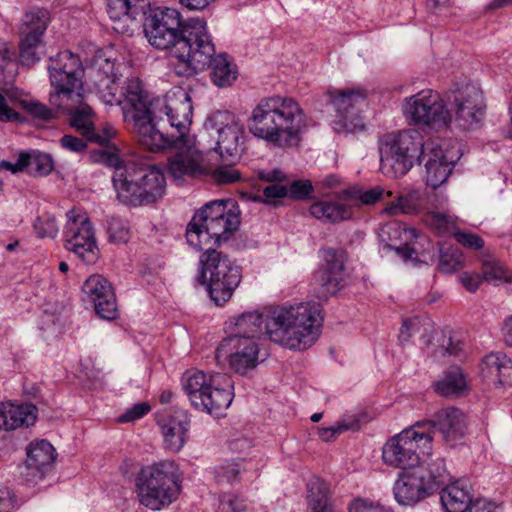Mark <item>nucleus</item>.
I'll use <instances>...</instances> for the list:
<instances>
[{
	"label": "nucleus",
	"mask_w": 512,
	"mask_h": 512,
	"mask_svg": "<svg viewBox=\"0 0 512 512\" xmlns=\"http://www.w3.org/2000/svg\"><path fill=\"white\" fill-rule=\"evenodd\" d=\"M431 332V325L428 320H422L420 317H413L406 319L399 333V339L402 343L409 341V339L420 334L421 337L427 336Z\"/></svg>",
	"instance_id": "49530a36"
},
{
	"label": "nucleus",
	"mask_w": 512,
	"mask_h": 512,
	"mask_svg": "<svg viewBox=\"0 0 512 512\" xmlns=\"http://www.w3.org/2000/svg\"><path fill=\"white\" fill-rule=\"evenodd\" d=\"M401 110L409 124L419 127L444 128L452 121L445 101L438 92L431 89L405 97Z\"/></svg>",
	"instance_id": "ddd939ff"
},
{
	"label": "nucleus",
	"mask_w": 512,
	"mask_h": 512,
	"mask_svg": "<svg viewBox=\"0 0 512 512\" xmlns=\"http://www.w3.org/2000/svg\"><path fill=\"white\" fill-rule=\"evenodd\" d=\"M33 228L38 238L54 239L59 233L56 217L49 212L39 215L33 223Z\"/></svg>",
	"instance_id": "09e8293b"
},
{
	"label": "nucleus",
	"mask_w": 512,
	"mask_h": 512,
	"mask_svg": "<svg viewBox=\"0 0 512 512\" xmlns=\"http://www.w3.org/2000/svg\"><path fill=\"white\" fill-rule=\"evenodd\" d=\"M483 277L486 281L507 280L506 268L494 259L484 261L482 266Z\"/></svg>",
	"instance_id": "4d7b16f0"
},
{
	"label": "nucleus",
	"mask_w": 512,
	"mask_h": 512,
	"mask_svg": "<svg viewBox=\"0 0 512 512\" xmlns=\"http://www.w3.org/2000/svg\"><path fill=\"white\" fill-rule=\"evenodd\" d=\"M92 77L94 86L100 98L105 104L119 105L124 114L125 103L128 100L127 87L133 80L138 78L127 79L123 86L119 87L120 80L115 73V63L110 59H99L92 69Z\"/></svg>",
	"instance_id": "a211bd4d"
},
{
	"label": "nucleus",
	"mask_w": 512,
	"mask_h": 512,
	"mask_svg": "<svg viewBox=\"0 0 512 512\" xmlns=\"http://www.w3.org/2000/svg\"><path fill=\"white\" fill-rule=\"evenodd\" d=\"M246 501L237 495H225L221 498L218 512H244Z\"/></svg>",
	"instance_id": "bf43d9fd"
},
{
	"label": "nucleus",
	"mask_w": 512,
	"mask_h": 512,
	"mask_svg": "<svg viewBox=\"0 0 512 512\" xmlns=\"http://www.w3.org/2000/svg\"><path fill=\"white\" fill-rule=\"evenodd\" d=\"M358 421H339L330 427H323L318 429L319 437L325 441H331L335 439L339 434L348 431L358 429Z\"/></svg>",
	"instance_id": "6e6d98bb"
},
{
	"label": "nucleus",
	"mask_w": 512,
	"mask_h": 512,
	"mask_svg": "<svg viewBox=\"0 0 512 512\" xmlns=\"http://www.w3.org/2000/svg\"><path fill=\"white\" fill-rule=\"evenodd\" d=\"M288 190L285 186L274 183L266 186L262 194L245 193L242 197L248 201L273 203L276 199L285 197Z\"/></svg>",
	"instance_id": "864d4df0"
},
{
	"label": "nucleus",
	"mask_w": 512,
	"mask_h": 512,
	"mask_svg": "<svg viewBox=\"0 0 512 512\" xmlns=\"http://www.w3.org/2000/svg\"><path fill=\"white\" fill-rule=\"evenodd\" d=\"M210 175L219 185L236 183L242 178V172L233 165H219L211 171Z\"/></svg>",
	"instance_id": "5fc2aeb1"
},
{
	"label": "nucleus",
	"mask_w": 512,
	"mask_h": 512,
	"mask_svg": "<svg viewBox=\"0 0 512 512\" xmlns=\"http://www.w3.org/2000/svg\"><path fill=\"white\" fill-rule=\"evenodd\" d=\"M71 116L70 124L79 131L88 141L95 142L101 146H107L115 135L111 126H105L102 132L95 130V113L93 109L83 102V93L79 94L78 100L70 103L69 107L53 105Z\"/></svg>",
	"instance_id": "6ab92c4d"
},
{
	"label": "nucleus",
	"mask_w": 512,
	"mask_h": 512,
	"mask_svg": "<svg viewBox=\"0 0 512 512\" xmlns=\"http://www.w3.org/2000/svg\"><path fill=\"white\" fill-rule=\"evenodd\" d=\"M14 497L7 488H0V512H13Z\"/></svg>",
	"instance_id": "338daca9"
},
{
	"label": "nucleus",
	"mask_w": 512,
	"mask_h": 512,
	"mask_svg": "<svg viewBox=\"0 0 512 512\" xmlns=\"http://www.w3.org/2000/svg\"><path fill=\"white\" fill-rule=\"evenodd\" d=\"M455 238L458 243L470 249H481L484 246L483 239L472 233L458 232L455 233Z\"/></svg>",
	"instance_id": "e2e57ef3"
},
{
	"label": "nucleus",
	"mask_w": 512,
	"mask_h": 512,
	"mask_svg": "<svg viewBox=\"0 0 512 512\" xmlns=\"http://www.w3.org/2000/svg\"><path fill=\"white\" fill-rule=\"evenodd\" d=\"M220 381H222V384H214L209 392L202 397L203 406H197V410L220 416L230 406L233 400L232 381L225 374L220 377Z\"/></svg>",
	"instance_id": "473e14b6"
},
{
	"label": "nucleus",
	"mask_w": 512,
	"mask_h": 512,
	"mask_svg": "<svg viewBox=\"0 0 512 512\" xmlns=\"http://www.w3.org/2000/svg\"><path fill=\"white\" fill-rule=\"evenodd\" d=\"M379 237L385 243L386 249L394 250L404 261L416 259V249L409 243L410 240L417 238V231L414 228L403 227L398 222H389L380 229Z\"/></svg>",
	"instance_id": "bb28decb"
},
{
	"label": "nucleus",
	"mask_w": 512,
	"mask_h": 512,
	"mask_svg": "<svg viewBox=\"0 0 512 512\" xmlns=\"http://www.w3.org/2000/svg\"><path fill=\"white\" fill-rule=\"evenodd\" d=\"M228 205V201H213L194 214L186 229L187 243L191 247L206 252L207 248L230 239L240 225V216Z\"/></svg>",
	"instance_id": "423d86ee"
},
{
	"label": "nucleus",
	"mask_w": 512,
	"mask_h": 512,
	"mask_svg": "<svg viewBox=\"0 0 512 512\" xmlns=\"http://www.w3.org/2000/svg\"><path fill=\"white\" fill-rule=\"evenodd\" d=\"M423 209V194L418 190H411L406 194L398 196L383 212L392 216L398 214L414 215Z\"/></svg>",
	"instance_id": "58836bf2"
},
{
	"label": "nucleus",
	"mask_w": 512,
	"mask_h": 512,
	"mask_svg": "<svg viewBox=\"0 0 512 512\" xmlns=\"http://www.w3.org/2000/svg\"><path fill=\"white\" fill-rule=\"evenodd\" d=\"M139 502L159 511L174 502L181 490V481L173 461L164 460L143 467L135 480Z\"/></svg>",
	"instance_id": "0eeeda50"
},
{
	"label": "nucleus",
	"mask_w": 512,
	"mask_h": 512,
	"mask_svg": "<svg viewBox=\"0 0 512 512\" xmlns=\"http://www.w3.org/2000/svg\"><path fill=\"white\" fill-rule=\"evenodd\" d=\"M315 282L320 286L323 297L335 294L343 286L344 259L342 254L334 250L325 253V266L314 275Z\"/></svg>",
	"instance_id": "c85d7f7f"
},
{
	"label": "nucleus",
	"mask_w": 512,
	"mask_h": 512,
	"mask_svg": "<svg viewBox=\"0 0 512 512\" xmlns=\"http://www.w3.org/2000/svg\"><path fill=\"white\" fill-rule=\"evenodd\" d=\"M455 121L463 129H470L480 122L484 114L483 93L479 86L466 84L453 92Z\"/></svg>",
	"instance_id": "aec40b11"
},
{
	"label": "nucleus",
	"mask_w": 512,
	"mask_h": 512,
	"mask_svg": "<svg viewBox=\"0 0 512 512\" xmlns=\"http://www.w3.org/2000/svg\"><path fill=\"white\" fill-rule=\"evenodd\" d=\"M21 92L16 88H0V122L20 120L15 106L20 104Z\"/></svg>",
	"instance_id": "37998d69"
},
{
	"label": "nucleus",
	"mask_w": 512,
	"mask_h": 512,
	"mask_svg": "<svg viewBox=\"0 0 512 512\" xmlns=\"http://www.w3.org/2000/svg\"><path fill=\"white\" fill-rule=\"evenodd\" d=\"M242 470V460H225L214 468V476L218 483L232 484L238 480V476Z\"/></svg>",
	"instance_id": "a18cd8bd"
},
{
	"label": "nucleus",
	"mask_w": 512,
	"mask_h": 512,
	"mask_svg": "<svg viewBox=\"0 0 512 512\" xmlns=\"http://www.w3.org/2000/svg\"><path fill=\"white\" fill-rule=\"evenodd\" d=\"M420 423L389 438L382 447V460L389 467L408 470L420 463L421 455H429L431 432L420 431Z\"/></svg>",
	"instance_id": "9d476101"
},
{
	"label": "nucleus",
	"mask_w": 512,
	"mask_h": 512,
	"mask_svg": "<svg viewBox=\"0 0 512 512\" xmlns=\"http://www.w3.org/2000/svg\"><path fill=\"white\" fill-rule=\"evenodd\" d=\"M384 189L376 186L366 191L357 188L347 189L343 192V196L351 201L359 200L361 205H373L382 199Z\"/></svg>",
	"instance_id": "603ef678"
},
{
	"label": "nucleus",
	"mask_w": 512,
	"mask_h": 512,
	"mask_svg": "<svg viewBox=\"0 0 512 512\" xmlns=\"http://www.w3.org/2000/svg\"><path fill=\"white\" fill-rule=\"evenodd\" d=\"M424 473L414 467L400 474L393 487L395 499L399 504L412 505L432 494L429 485L423 479Z\"/></svg>",
	"instance_id": "393cba45"
},
{
	"label": "nucleus",
	"mask_w": 512,
	"mask_h": 512,
	"mask_svg": "<svg viewBox=\"0 0 512 512\" xmlns=\"http://www.w3.org/2000/svg\"><path fill=\"white\" fill-rule=\"evenodd\" d=\"M107 13L114 22L121 23L114 26L117 32L125 33L129 30V24L146 14L150 6V0H106Z\"/></svg>",
	"instance_id": "c756f323"
},
{
	"label": "nucleus",
	"mask_w": 512,
	"mask_h": 512,
	"mask_svg": "<svg viewBox=\"0 0 512 512\" xmlns=\"http://www.w3.org/2000/svg\"><path fill=\"white\" fill-rule=\"evenodd\" d=\"M19 59L22 65L32 66L41 60L45 52L43 37L20 35Z\"/></svg>",
	"instance_id": "ea45409f"
},
{
	"label": "nucleus",
	"mask_w": 512,
	"mask_h": 512,
	"mask_svg": "<svg viewBox=\"0 0 512 512\" xmlns=\"http://www.w3.org/2000/svg\"><path fill=\"white\" fill-rule=\"evenodd\" d=\"M421 158H427L425 163L426 184L437 189L447 181L459 156L457 153L444 150L443 145L437 141H428L425 155Z\"/></svg>",
	"instance_id": "412c9836"
},
{
	"label": "nucleus",
	"mask_w": 512,
	"mask_h": 512,
	"mask_svg": "<svg viewBox=\"0 0 512 512\" xmlns=\"http://www.w3.org/2000/svg\"><path fill=\"white\" fill-rule=\"evenodd\" d=\"M37 408L33 404H13L10 402L0 405V429L12 431L27 428L35 423Z\"/></svg>",
	"instance_id": "2f4dec72"
},
{
	"label": "nucleus",
	"mask_w": 512,
	"mask_h": 512,
	"mask_svg": "<svg viewBox=\"0 0 512 512\" xmlns=\"http://www.w3.org/2000/svg\"><path fill=\"white\" fill-rule=\"evenodd\" d=\"M496 505L486 499H477L468 512H495Z\"/></svg>",
	"instance_id": "774afa93"
},
{
	"label": "nucleus",
	"mask_w": 512,
	"mask_h": 512,
	"mask_svg": "<svg viewBox=\"0 0 512 512\" xmlns=\"http://www.w3.org/2000/svg\"><path fill=\"white\" fill-rule=\"evenodd\" d=\"M222 375H208L200 370H189L183 374L181 379L183 390L195 409L197 406H203L202 397L209 392L214 384H222L220 381Z\"/></svg>",
	"instance_id": "7c9ffc66"
},
{
	"label": "nucleus",
	"mask_w": 512,
	"mask_h": 512,
	"mask_svg": "<svg viewBox=\"0 0 512 512\" xmlns=\"http://www.w3.org/2000/svg\"><path fill=\"white\" fill-rule=\"evenodd\" d=\"M349 512H380V507L367 499H355L349 505Z\"/></svg>",
	"instance_id": "69168bd1"
},
{
	"label": "nucleus",
	"mask_w": 512,
	"mask_h": 512,
	"mask_svg": "<svg viewBox=\"0 0 512 512\" xmlns=\"http://www.w3.org/2000/svg\"><path fill=\"white\" fill-rule=\"evenodd\" d=\"M324 96L336 112L335 132L354 134L365 130L363 118L355 112L366 102L367 93L363 88H330Z\"/></svg>",
	"instance_id": "4468645a"
},
{
	"label": "nucleus",
	"mask_w": 512,
	"mask_h": 512,
	"mask_svg": "<svg viewBox=\"0 0 512 512\" xmlns=\"http://www.w3.org/2000/svg\"><path fill=\"white\" fill-rule=\"evenodd\" d=\"M143 26L150 45L161 50L169 49L181 67L184 63L203 67L213 53V41L201 18L184 21L178 10L158 8L145 19Z\"/></svg>",
	"instance_id": "7ed1b4c3"
},
{
	"label": "nucleus",
	"mask_w": 512,
	"mask_h": 512,
	"mask_svg": "<svg viewBox=\"0 0 512 512\" xmlns=\"http://www.w3.org/2000/svg\"><path fill=\"white\" fill-rule=\"evenodd\" d=\"M313 191L310 181H293L290 185V195L294 199H304Z\"/></svg>",
	"instance_id": "0e129e2a"
},
{
	"label": "nucleus",
	"mask_w": 512,
	"mask_h": 512,
	"mask_svg": "<svg viewBox=\"0 0 512 512\" xmlns=\"http://www.w3.org/2000/svg\"><path fill=\"white\" fill-rule=\"evenodd\" d=\"M435 391L445 397L459 395L466 388V380L460 368H452L434 384Z\"/></svg>",
	"instance_id": "79ce46f5"
},
{
	"label": "nucleus",
	"mask_w": 512,
	"mask_h": 512,
	"mask_svg": "<svg viewBox=\"0 0 512 512\" xmlns=\"http://www.w3.org/2000/svg\"><path fill=\"white\" fill-rule=\"evenodd\" d=\"M426 143L422 135L414 129L387 133L378 140L380 170L391 178L405 175L415 159L425 155Z\"/></svg>",
	"instance_id": "6e6552de"
},
{
	"label": "nucleus",
	"mask_w": 512,
	"mask_h": 512,
	"mask_svg": "<svg viewBox=\"0 0 512 512\" xmlns=\"http://www.w3.org/2000/svg\"><path fill=\"white\" fill-rule=\"evenodd\" d=\"M416 469L425 472L423 474V479L429 485L432 492L449 479V473L446 469L445 461L441 458L430 460L427 463L418 464L416 465Z\"/></svg>",
	"instance_id": "a19ab883"
},
{
	"label": "nucleus",
	"mask_w": 512,
	"mask_h": 512,
	"mask_svg": "<svg viewBox=\"0 0 512 512\" xmlns=\"http://www.w3.org/2000/svg\"><path fill=\"white\" fill-rule=\"evenodd\" d=\"M107 233L109 242L114 244H125L131 236L128 222L114 216L107 220Z\"/></svg>",
	"instance_id": "de8ad7c7"
},
{
	"label": "nucleus",
	"mask_w": 512,
	"mask_h": 512,
	"mask_svg": "<svg viewBox=\"0 0 512 512\" xmlns=\"http://www.w3.org/2000/svg\"><path fill=\"white\" fill-rule=\"evenodd\" d=\"M48 73L54 91L50 94L51 105L69 107L83 91L84 69L78 55L65 50L49 59Z\"/></svg>",
	"instance_id": "1a4fd4ad"
},
{
	"label": "nucleus",
	"mask_w": 512,
	"mask_h": 512,
	"mask_svg": "<svg viewBox=\"0 0 512 512\" xmlns=\"http://www.w3.org/2000/svg\"><path fill=\"white\" fill-rule=\"evenodd\" d=\"M167 146L172 154L167 159V173L176 181L184 182L198 179L209 174L204 153L199 148L193 134H170Z\"/></svg>",
	"instance_id": "f8f14e48"
},
{
	"label": "nucleus",
	"mask_w": 512,
	"mask_h": 512,
	"mask_svg": "<svg viewBox=\"0 0 512 512\" xmlns=\"http://www.w3.org/2000/svg\"><path fill=\"white\" fill-rule=\"evenodd\" d=\"M25 162L27 163L26 169L29 173L39 176H46L50 174L54 168V162L51 155L33 150L30 152L24 151Z\"/></svg>",
	"instance_id": "c03bdc74"
},
{
	"label": "nucleus",
	"mask_w": 512,
	"mask_h": 512,
	"mask_svg": "<svg viewBox=\"0 0 512 512\" xmlns=\"http://www.w3.org/2000/svg\"><path fill=\"white\" fill-rule=\"evenodd\" d=\"M309 213L316 219L329 223H338L351 219L353 209L346 203L321 200L311 204Z\"/></svg>",
	"instance_id": "c9c22d12"
},
{
	"label": "nucleus",
	"mask_w": 512,
	"mask_h": 512,
	"mask_svg": "<svg viewBox=\"0 0 512 512\" xmlns=\"http://www.w3.org/2000/svg\"><path fill=\"white\" fill-rule=\"evenodd\" d=\"M20 105L34 118L42 121H49L55 117L54 112L44 104L37 101H28L21 98Z\"/></svg>",
	"instance_id": "13d9d810"
},
{
	"label": "nucleus",
	"mask_w": 512,
	"mask_h": 512,
	"mask_svg": "<svg viewBox=\"0 0 512 512\" xmlns=\"http://www.w3.org/2000/svg\"><path fill=\"white\" fill-rule=\"evenodd\" d=\"M55 458V449L48 441L31 443L27 448V458L21 473L28 481L41 480L52 469Z\"/></svg>",
	"instance_id": "a878e982"
},
{
	"label": "nucleus",
	"mask_w": 512,
	"mask_h": 512,
	"mask_svg": "<svg viewBox=\"0 0 512 512\" xmlns=\"http://www.w3.org/2000/svg\"><path fill=\"white\" fill-rule=\"evenodd\" d=\"M215 53V45L213 44V53L209 57V61L205 66L198 68L194 67L190 63H184L177 73L191 75L210 67V79L215 86L220 88L231 86L238 77L236 65L228 59L226 54H219L215 56Z\"/></svg>",
	"instance_id": "cd10ccee"
},
{
	"label": "nucleus",
	"mask_w": 512,
	"mask_h": 512,
	"mask_svg": "<svg viewBox=\"0 0 512 512\" xmlns=\"http://www.w3.org/2000/svg\"><path fill=\"white\" fill-rule=\"evenodd\" d=\"M201 278L207 280V289L211 299L221 305L227 302L239 286L242 275L228 255L209 247L200 257Z\"/></svg>",
	"instance_id": "9b49d317"
},
{
	"label": "nucleus",
	"mask_w": 512,
	"mask_h": 512,
	"mask_svg": "<svg viewBox=\"0 0 512 512\" xmlns=\"http://www.w3.org/2000/svg\"><path fill=\"white\" fill-rule=\"evenodd\" d=\"M307 503L313 512H338L331 502L329 485L318 477L307 483Z\"/></svg>",
	"instance_id": "e433bc0d"
},
{
	"label": "nucleus",
	"mask_w": 512,
	"mask_h": 512,
	"mask_svg": "<svg viewBox=\"0 0 512 512\" xmlns=\"http://www.w3.org/2000/svg\"><path fill=\"white\" fill-rule=\"evenodd\" d=\"M64 246L86 265L95 264L99 258L94 228L86 213L72 209L67 212L63 231Z\"/></svg>",
	"instance_id": "2eb2a0df"
},
{
	"label": "nucleus",
	"mask_w": 512,
	"mask_h": 512,
	"mask_svg": "<svg viewBox=\"0 0 512 512\" xmlns=\"http://www.w3.org/2000/svg\"><path fill=\"white\" fill-rule=\"evenodd\" d=\"M305 127V114L299 103L280 95L261 98L248 118L253 136L280 148L298 146Z\"/></svg>",
	"instance_id": "20e7f679"
},
{
	"label": "nucleus",
	"mask_w": 512,
	"mask_h": 512,
	"mask_svg": "<svg viewBox=\"0 0 512 512\" xmlns=\"http://www.w3.org/2000/svg\"><path fill=\"white\" fill-rule=\"evenodd\" d=\"M82 291L94 303L95 311L101 318L114 320L118 316L114 291L102 275L94 274L88 277Z\"/></svg>",
	"instance_id": "b1692460"
},
{
	"label": "nucleus",
	"mask_w": 512,
	"mask_h": 512,
	"mask_svg": "<svg viewBox=\"0 0 512 512\" xmlns=\"http://www.w3.org/2000/svg\"><path fill=\"white\" fill-rule=\"evenodd\" d=\"M100 161L114 168L113 187L117 199L124 205L138 207L161 199L166 191L163 172L155 166L121 160L115 153L102 152Z\"/></svg>",
	"instance_id": "39448f33"
},
{
	"label": "nucleus",
	"mask_w": 512,
	"mask_h": 512,
	"mask_svg": "<svg viewBox=\"0 0 512 512\" xmlns=\"http://www.w3.org/2000/svg\"><path fill=\"white\" fill-rule=\"evenodd\" d=\"M423 220L439 234L451 233L455 228V219L447 213L428 211Z\"/></svg>",
	"instance_id": "3c124183"
},
{
	"label": "nucleus",
	"mask_w": 512,
	"mask_h": 512,
	"mask_svg": "<svg viewBox=\"0 0 512 512\" xmlns=\"http://www.w3.org/2000/svg\"><path fill=\"white\" fill-rule=\"evenodd\" d=\"M206 125L217 132L216 150L222 158L240 155L245 131L233 113L217 111L209 117Z\"/></svg>",
	"instance_id": "f3484780"
},
{
	"label": "nucleus",
	"mask_w": 512,
	"mask_h": 512,
	"mask_svg": "<svg viewBox=\"0 0 512 512\" xmlns=\"http://www.w3.org/2000/svg\"><path fill=\"white\" fill-rule=\"evenodd\" d=\"M464 264L462 253L453 247L440 250L438 269L442 273H453L459 270Z\"/></svg>",
	"instance_id": "8fccbe9b"
},
{
	"label": "nucleus",
	"mask_w": 512,
	"mask_h": 512,
	"mask_svg": "<svg viewBox=\"0 0 512 512\" xmlns=\"http://www.w3.org/2000/svg\"><path fill=\"white\" fill-rule=\"evenodd\" d=\"M440 500L445 512H466L473 505L470 487L460 481L442 489Z\"/></svg>",
	"instance_id": "f704fd0d"
},
{
	"label": "nucleus",
	"mask_w": 512,
	"mask_h": 512,
	"mask_svg": "<svg viewBox=\"0 0 512 512\" xmlns=\"http://www.w3.org/2000/svg\"><path fill=\"white\" fill-rule=\"evenodd\" d=\"M151 407L146 402L137 403L131 408H128L125 413L119 416L118 421L121 423L134 421L145 416Z\"/></svg>",
	"instance_id": "052dcab7"
},
{
	"label": "nucleus",
	"mask_w": 512,
	"mask_h": 512,
	"mask_svg": "<svg viewBox=\"0 0 512 512\" xmlns=\"http://www.w3.org/2000/svg\"><path fill=\"white\" fill-rule=\"evenodd\" d=\"M190 414L182 408H175L170 414L160 417L157 424L166 451L177 453L186 443L190 429Z\"/></svg>",
	"instance_id": "5701e85b"
},
{
	"label": "nucleus",
	"mask_w": 512,
	"mask_h": 512,
	"mask_svg": "<svg viewBox=\"0 0 512 512\" xmlns=\"http://www.w3.org/2000/svg\"><path fill=\"white\" fill-rule=\"evenodd\" d=\"M322 315L319 304L299 303L263 314L257 311L240 315L235 333L257 339L265 333L269 339L291 350H305L320 336Z\"/></svg>",
	"instance_id": "f03ea898"
},
{
	"label": "nucleus",
	"mask_w": 512,
	"mask_h": 512,
	"mask_svg": "<svg viewBox=\"0 0 512 512\" xmlns=\"http://www.w3.org/2000/svg\"><path fill=\"white\" fill-rule=\"evenodd\" d=\"M420 425L428 426L432 433H438L442 441L450 447L456 446L466 432L465 415L454 407L438 411L433 419Z\"/></svg>",
	"instance_id": "4be33fe9"
},
{
	"label": "nucleus",
	"mask_w": 512,
	"mask_h": 512,
	"mask_svg": "<svg viewBox=\"0 0 512 512\" xmlns=\"http://www.w3.org/2000/svg\"><path fill=\"white\" fill-rule=\"evenodd\" d=\"M60 146L72 153H83L87 149L86 141L73 135H64L59 140Z\"/></svg>",
	"instance_id": "680f3d73"
},
{
	"label": "nucleus",
	"mask_w": 512,
	"mask_h": 512,
	"mask_svg": "<svg viewBox=\"0 0 512 512\" xmlns=\"http://www.w3.org/2000/svg\"><path fill=\"white\" fill-rule=\"evenodd\" d=\"M267 351L254 338L231 335L225 338L216 350V357H227L230 368L239 375L255 369L267 357Z\"/></svg>",
	"instance_id": "dca6fc26"
},
{
	"label": "nucleus",
	"mask_w": 512,
	"mask_h": 512,
	"mask_svg": "<svg viewBox=\"0 0 512 512\" xmlns=\"http://www.w3.org/2000/svg\"><path fill=\"white\" fill-rule=\"evenodd\" d=\"M484 379L495 385L512 384V361L501 352L488 354L481 365Z\"/></svg>",
	"instance_id": "72a5a7b5"
},
{
	"label": "nucleus",
	"mask_w": 512,
	"mask_h": 512,
	"mask_svg": "<svg viewBox=\"0 0 512 512\" xmlns=\"http://www.w3.org/2000/svg\"><path fill=\"white\" fill-rule=\"evenodd\" d=\"M50 22L49 11L43 8H33L27 11L21 21L19 34L25 36L44 37Z\"/></svg>",
	"instance_id": "4c0bfd02"
},
{
	"label": "nucleus",
	"mask_w": 512,
	"mask_h": 512,
	"mask_svg": "<svg viewBox=\"0 0 512 512\" xmlns=\"http://www.w3.org/2000/svg\"><path fill=\"white\" fill-rule=\"evenodd\" d=\"M124 121L133 126L139 142L150 151L167 146L170 134H191L192 103L188 92L174 88L163 97L151 99L140 80L127 87Z\"/></svg>",
	"instance_id": "f257e3e1"
}]
</instances>
